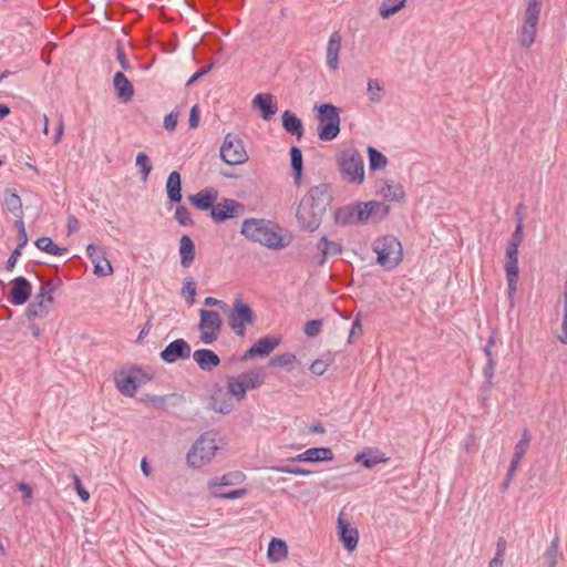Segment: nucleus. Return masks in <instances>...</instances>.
Wrapping results in <instances>:
<instances>
[{"label": "nucleus", "mask_w": 567, "mask_h": 567, "mask_svg": "<svg viewBox=\"0 0 567 567\" xmlns=\"http://www.w3.org/2000/svg\"><path fill=\"white\" fill-rule=\"evenodd\" d=\"M331 200L332 194L329 184L322 183L311 187L297 209V219L300 227L308 231H315L320 226Z\"/></svg>", "instance_id": "nucleus-1"}, {"label": "nucleus", "mask_w": 567, "mask_h": 567, "mask_svg": "<svg viewBox=\"0 0 567 567\" xmlns=\"http://www.w3.org/2000/svg\"><path fill=\"white\" fill-rule=\"evenodd\" d=\"M240 233L248 240L258 243L269 249L279 250L289 245L280 234V227L267 219L247 218L243 221Z\"/></svg>", "instance_id": "nucleus-2"}, {"label": "nucleus", "mask_w": 567, "mask_h": 567, "mask_svg": "<svg viewBox=\"0 0 567 567\" xmlns=\"http://www.w3.org/2000/svg\"><path fill=\"white\" fill-rule=\"evenodd\" d=\"M377 254V262L385 270H392L403 259V249L400 240L391 235L377 238L372 245Z\"/></svg>", "instance_id": "nucleus-3"}, {"label": "nucleus", "mask_w": 567, "mask_h": 567, "mask_svg": "<svg viewBox=\"0 0 567 567\" xmlns=\"http://www.w3.org/2000/svg\"><path fill=\"white\" fill-rule=\"evenodd\" d=\"M337 163L344 181L355 185L364 182V161L358 150H343L338 155Z\"/></svg>", "instance_id": "nucleus-4"}, {"label": "nucleus", "mask_w": 567, "mask_h": 567, "mask_svg": "<svg viewBox=\"0 0 567 567\" xmlns=\"http://www.w3.org/2000/svg\"><path fill=\"white\" fill-rule=\"evenodd\" d=\"M217 433L209 431L200 435L187 453V464L194 468H200L208 464L215 456L218 445Z\"/></svg>", "instance_id": "nucleus-5"}, {"label": "nucleus", "mask_w": 567, "mask_h": 567, "mask_svg": "<svg viewBox=\"0 0 567 567\" xmlns=\"http://www.w3.org/2000/svg\"><path fill=\"white\" fill-rule=\"evenodd\" d=\"M318 110L317 132L321 141H332L340 133V110L330 103L316 106Z\"/></svg>", "instance_id": "nucleus-6"}, {"label": "nucleus", "mask_w": 567, "mask_h": 567, "mask_svg": "<svg viewBox=\"0 0 567 567\" xmlns=\"http://www.w3.org/2000/svg\"><path fill=\"white\" fill-rule=\"evenodd\" d=\"M227 320L230 329L243 338L246 336V327L255 323L256 316L248 303H245L241 298H236Z\"/></svg>", "instance_id": "nucleus-7"}, {"label": "nucleus", "mask_w": 567, "mask_h": 567, "mask_svg": "<svg viewBox=\"0 0 567 567\" xmlns=\"http://www.w3.org/2000/svg\"><path fill=\"white\" fill-rule=\"evenodd\" d=\"M220 157L228 165H239L248 161L243 140L233 133H228L220 146Z\"/></svg>", "instance_id": "nucleus-8"}, {"label": "nucleus", "mask_w": 567, "mask_h": 567, "mask_svg": "<svg viewBox=\"0 0 567 567\" xmlns=\"http://www.w3.org/2000/svg\"><path fill=\"white\" fill-rule=\"evenodd\" d=\"M199 317L200 341L205 344H212L218 339L221 330L223 321L220 315L215 310L200 309Z\"/></svg>", "instance_id": "nucleus-9"}, {"label": "nucleus", "mask_w": 567, "mask_h": 567, "mask_svg": "<svg viewBox=\"0 0 567 567\" xmlns=\"http://www.w3.org/2000/svg\"><path fill=\"white\" fill-rule=\"evenodd\" d=\"M504 269L507 279L508 298L513 301L514 296L517 291L519 276L518 247H515L514 245H507Z\"/></svg>", "instance_id": "nucleus-10"}, {"label": "nucleus", "mask_w": 567, "mask_h": 567, "mask_svg": "<svg viewBox=\"0 0 567 567\" xmlns=\"http://www.w3.org/2000/svg\"><path fill=\"white\" fill-rule=\"evenodd\" d=\"M244 209L245 207L241 203L235 199L224 198L213 207L210 216L215 223H223L238 216Z\"/></svg>", "instance_id": "nucleus-11"}, {"label": "nucleus", "mask_w": 567, "mask_h": 567, "mask_svg": "<svg viewBox=\"0 0 567 567\" xmlns=\"http://www.w3.org/2000/svg\"><path fill=\"white\" fill-rule=\"evenodd\" d=\"M190 347L184 339H176L159 353L161 359L166 363H174L177 360H185L190 357Z\"/></svg>", "instance_id": "nucleus-12"}, {"label": "nucleus", "mask_w": 567, "mask_h": 567, "mask_svg": "<svg viewBox=\"0 0 567 567\" xmlns=\"http://www.w3.org/2000/svg\"><path fill=\"white\" fill-rule=\"evenodd\" d=\"M338 535L347 550L352 551L357 548L359 532L355 527L351 526L342 512L338 516Z\"/></svg>", "instance_id": "nucleus-13"}, {"label": "nucleus", "mask_w": 567, "mask_h": 567, "mask_svg": "<svg viewBox=\"0 0 567 567\" xmlns=\"http://www.w3.org/2000/svg\"><path fill=\"white\" fill-rule=\"evenodd\" d=\"M32 293V286L24 277H17L11 281L10 302L14 306L24 305Z\"/></svg>", "instance_id": "nucleus-14"}, {"label": "nucleus", "mask_w": 567, "mask_h": 567, "mask_svg": "<svg viewBox=\"0 0 567 567\" xmlns=\"http://www.w3.org/2000/svg\"><path fill=\"white\" fill-rule=\"evenodd\" d=\"M254 109L260 112V116L268 121L278 111L276 97L270 93H258L251 101Z\"/></svg>", "instance_id": "nucleus-15"}, {"label": "nucleus", "mask_w": 567, "mask_h": 567, "mask_svg": "<svg viewBox=\"0 0 567 567\" xmlns=\"http://www.w3.org/2000/svg\"><path fill=\"white\" fill-rule=\"evenodd\" d=\"M280 343L277 337H264L254 343L244 354V360H249L255 357H266L270 354Z\"/></svg>", "instance_id": "nucleus-16"}, {"label": "nucleus", "mask_w": 567, "mask_h": 567, "mask_svg": "<svg viewBox=\"0 0 567 567\" xmlns=\"http://www.w3.org/2000/svg\"><path fill=\"white\" fill-rule=\"evenodd\" d=\"M377 193L386 200L399 202L404 198V189L401 184L392 181L379 179L375 182Z\"/></svg>", "instance_id": "nucleus-17"}, {"label": "nucleus", "mask_w": 567, "mask_h": 567, "mask_svg": "<svg viewBox=\"0 0 567 567\" xmlns=\"http://www.w3.org/2000/svg\"><path fill=\"white\" fill-rule=\"evenodd\" d=\"M218 192L215 188L206 187L198 193L190 195L188 200L200 210H210L215 206Z\"/></svg>", "instance_id": "nucleus-18"}, {"label": "nucleus", "mask_w": 567, "mask_h": 567, "mask_svg": "<svg viewBox=\"0 0 567 567\" xmlns=\"http://www.w3.org/2000/svg\"><path fill=\"white\" fill-rule=\"evenodd\" d=\"M342 37L339 31H334L327 44L326 61L330 70L336 71L339 68V52L341 50Z\"/></svg>", "instance_id": "nucleus-19"}, {"label": "nucleus", "mask_w": 567, "mask_h": 567, "mask_svg": "<svg viewBox=\"0 0 567 567\" xmlns=\"http://www.w3.org/2000/svg\"><path fill=\"white\" fill-rule=\"evenodd\" d=\"M539 18L525 16L524 23L519 32L520 44L524 48H530L535 42Z\"/></svg>", "instance_id": "nucleus-20"}, {"label": "nucleus", "mask_w": 567, "mask_h": 567, "mask_svg": "<svg viewBox=\"0 0 567 567\" xmlns=\"http://www.w3.org/2000/svg\"><path fill=\"white\" fill-rule=\"evenodd\" d=\"M208 408L217 413L229 414L234 410L231 399L218 388L209 399Z\"/></svg>", "instance_id": "nucleus-21"}, {"label": "nucleus", "mask_w": 567, "mask_h": 567, "mask_svg": "<svg viewBox=\"0 0 567 567\" xmlns=\"http://www.w3.org/2000/svg\"><path fill=\"white\" fill-rule=\"evenodd\" d=\"M113 86L116 91L117 97L123 102L127 103L134 95V87L130 80L124 75L123 72H116L113 78Z\"/></svg>", "instance_id": "nucleus-22"}, {"label": "nucleus", "mask_w": 567, "mask_h": 567, "mask_svg": "<svg viewBox=\"0 0 567 567\" xmlns=\"http://www.w3.org/2000/svg\"><path fill=\"white\" fill-rule=\"evenodd\" d=\"M194 361L203 371H212L220 364L219 357L209 349H198L193 353Z\"/></svg>", "instance_id": "nucleus-23"}, {"label": "nucleus", "mask_w": 567, "mask_h": 567, "mask_svg": "<svg viewBox=\"0 0 567 567\" xmlns=\"http://www.w3.org/2000/svg\"><path fill=\"white\" fill-rule=\"evenodd\" d=\"M245 478H246V476L243 472L235 471V472L227 473L220 477L212 478L207 485L212 493L213 491H216V488L219 486H233V485L241 484L245 481Z\"/></svg>", "instance_id": "nucleus-24"}, {"label": "nucleus", "mask_w": 567, "mask_h": 567, "mask_svg": "<svg viewBox=\"0 0 567 567\" xmlns=\"http://www.w3.org/2000/svg\"><path fill=\"white\" fill-rule=\"evenodd\" d=\"M181 265L184 268L189 267L196 257V249L193 239L188 235H183L179 239Z\"/></svg>", "instance_id": "nucleus-25"}, {"label": "nucleus", "mask_w": 567, "mask_h": 567, "mask_svg": "<svg viewBox=\"0 0 567 567\" xmlns=\"http://www.w3.org/2000/svg\"><path fill=\"white\" fill-rule=\"evenodd\" d=\"M166 194H167V198L172 203H181L182 202V178H181V174L177 171L171 172L167 177Z\"/></svg>", "instance_id": "nucleus-26"}, {"label": "nucleus", "mask_w": 567, "mask_h": 567, "mask_svg": "<svg viewBox=\"0 0 567 567\" xmlns=\"http://www.w3.org/2000/svg\"><path fill=\"white\" fill-rule=\"evenodd\" d=\"M282 126L287 133L296 136L298 140L303 135V125L301 120L291 111H285L281 116Z\"/></svg>", "instance_id": "nucleus-27"}, {"label": "nucleus", "mask_w": 567, "mask_h": 567, "mask_svg": "<svg viewBox=\"0 0 567 567\" xmlns=\"http://www.w3.org/2000/svg\"><path fill=\"white\" fill-rule=\"evenodd\" d=\"M317 249L320 252L318 264L323 265L329 256H337L341 254L342 246L336 241H330L326 236H322L317 244Z\"/></svg>", "instance_id": "nucleus-28"}, {"label": "nucleus", "mask_w": 567, "mask_h": 567, "mask_svg": "<svg viewBox=\"0 0 567 567\" xmlns=\"http://www.w3.org/2000/svg\"><path fill=\"white\" fill-rule=\"evenodd\" d=\"M288 556V546L285 540L272 538L268 545L267 557L271 563H279Z\"/></svg>", "instance_id": "nucleus-29"}, {"label": "nucleus", "mask_w": 567, "mask_h": 567, "mask_svg": "<svg viewBox=\"0 0 567 567\" xmlns=\"http://www.w3.org/2000/svg\"><path fill=\"white\" fill-rule=\"evenodd\" d=\"M238 378L246 391L257 389L264 383L262 370L260 368L243 372L238 374Z\"/></svg>", "instance_id": "nucleus-30"}, {"label": "nucleus", "mask_w": 567, "mask_h": 567, "mask_svg": "<svg viewBox=\"0 0 567 567\" xmlns=\"http://www.w3.org/2000/svg\"><path fill=\"white\" fill-rule=\"evenodd\" d=\"M354 460L355 462L362 463V465L367 468H372L380 463L386 462V457L379 450L364 451L359 453Z\"/></svg>", "instance_id": "nucleus-31"}, {"label": "nucleus", "mask_w": 567, "mask_h": 567, "mask_svg": "<svg viewBox=\"0 0 567 567\" xmlns=\"http://www.w3.org/2000/svg\"><path fill=\"white\" fill-rule=\"evenodd\" d=\"M289 153L295 184L299 186L303 168L302 152L298 146H291Z\"/></svg>", "instance_id": "nucleus-32"}, {"label": "nucleus", "mask_w": 567, "mask_h": 567, "mask_svg": "<svg viewBox=\"0 0 567 567\" xmlns=\"http://www.w3.org/2000/svg\"><path fill=\"white\" fill-rule=\"evenodd\" d=\"M115 383L118 391L126 396H133L136 393V377L132 374H123L115 378Z\"/></svg>", "instance_id": "nucleus-33"}, {"label": "nucleus", "mask_w": 567, "mask_h": 567, "mask_svg": "<svg viewBox=\"0 0 567 567\" xmlns=\"http://www.w3.org/2000/svg\"><path fill=\"white\" fill-rule=\"evenodd\" d=\"M334 220L341 226L357 224L354 204L338 208L334 213Z\"/></svg>", "instance_id": "nucleus-34"}, {"label": "nucleus", "mask_w": 567, "mask_h": 567, "mask_svg": "<svg viewBox=\"0 0 567 567\" xmlns=\"http://www.w3.org/2000/svg\"><path fill=\"white\" fill-rule=\"evenodd\" d=\"M34 245L39 250L53 256H62L68 251L66 248L55 245L50 237H40L35 240Z\"/></svg>", "instance_id": "nucleus-35"}, {"label": "nucleus", "mask_w": 567, "mask_h": 567, "mask_svg": "<svg viewBox=\"0 0 567 567\" xmlns=\"http://www.w3.org/2000/svg\"><path fill=\"white\" fill-rule=\"evenodd\" d=\"M227 394L234 396L237 401H243L246 398L247 391L244 388L243 382L237 377L227 378Z\"/></svg>", "instance_id": "nucleus-36"}, {"label": "nucleus", "mask_w": 567, "mask_h": 567, "mask_svg": "<svg viewBox=\"0 0 567 567\" xmlns=\"http://www.w3.org/2000/svg\"><path fill=\"white\" fill-rule=\"evenodd\" d=\"M406 0H386L381 3L379 13L383 19H389L399 12L405 4Z\"/></svg>", "instance_id": "nucleus-37"}, {"label": "nucleus", "mask_w": 567, "mask_h": 567, "mask_svg": "<svg viewBox=\"0 0 567 567\" xmlns=\"http://www.w3.org/2000/svg\"><path fill=\"white\" fill-rule=\"evenodd\" d=\"M369 155V168L371 171L382 169L388 164V158L384 154H382L377 148L369 146L368 147Z\"/></svg>", "instance_id": "nucleus-38"}, {"label": "nucleus", "mask_w": 567, "mask_h": 567, "mask_svg": "<svg viewBox=\"0 0 567 567\" xmlns=\"http://www.w3.org/2000/svg\"><path fill=\"white\" fill-rule=\"evenodd\" d=\"M306 452L310 463L331 461L333 458V453L329 447H310Z\"/></svg>", "instance_id": "nucleus-39"}, {"label": "nucleus", "mask_w": 567, "mask_h": 567, "mask_svg": "<svg viewBox=\"0 0 567 567\" xmlns=\"http://www.w3.org/2000/svg\"><path fill=\"white\" fill-rule=\"evenodd\" d=\"M135 164L140 168L142 179L144 182L147 181V178L152 172V168H153L148 155L144 152L137 153L136 158H135Z\"/></svg>", "instance_id": "nucleus-40"}, {"label": "nucleus", "mask_w": 567, "mask_h": 567, "mask_svg": "<svg viewBox=\"0 0 567 567\" xmlns=\"http://www.w3.org/2000/svg\"><path fill=\"white\" fill-rule=\"evenodd\" d=\"M48 313V305L43 303L42 301H32L25 310V316L29 320H32L37 317L43 318Z\"/></svg>", "instance_id": "nucleus-41"}, {"label": "nucleus", "mask_w": 567, "mask_h": 567, "mask_svg": "<svg viewBox=\"0 0 567 567\" xmlns=\"http://www.w3.org/2000/svg\"><path fill=\"white\" fill-rule=\"evenodd\" d=\"M530 439H532L530 432L527 429H525L522 433L520 440L516 443V445L514 447L513 456L522 460L529 447Z\"/></svg>", "instance_id": "nucleus-42"}, {"label": "nucleus", "mask_w": 567, "mask_h": 567, "mask_svg": "<svg viewBox=\"0 0 567 567\" xmlns=\"http://www.w3.org/2000/svg\"><path fill=\"white\" fill-rule=\"evenodd\" d=\"M7 208L18 218L22 217V202L16 193H10L4 199Z\"/></svg>", "instance_id": "nucleus-43"}, {"label": "nucleus", "mask_w": 567, "mask_h": 567, "mask_svg": "<svg viewBox=\"0 0 567 567\" xmlns=\"http://www.w3.org/2000/svg\"><path fill=\"white\" fill-rule=\"evenodd\" d=\"M368 206H371V219L381 220L389 215L390 207L383 203L377 200L367 202Z\"/></svg>", "instance_id": "nucleus-44"}, {"label": "nucleus", "mask_w": 567, "mask_h": 567, "mask_svg": "<svg viewBox=\"0 0 567 567\" xmlns=\"http://www.w3.org/2000/svg\"><path fill=\"white\" fill-rule=\"evenodd\" d=\"M383 86L378 80L370 79L368 82L367 92L371 102L378 103L383 99Z\"/></svg>", "instance_id": "nucleus-45"}, {"label": "nucleus", "mask_w": 567, "mask_h": 567, "mask_svg": "<svg viewBox=\"0 0 567 567\" xmlns=\"http://www.w3.org/2000/svg\"><path fill=\"white\" fill-rule=\"evenodd\" d=\"M559 557V538L555 537L545 553L548 567H556Z\"/></svg>", "instance_id": "nucleus-46"}, {"label": "nucleus", "mask_w": 567, "mask_h": 567, "mask_svg": "<svg viewBox=\"0 0 567 567\" xmlns=\"http://www.w3.org/2000/svg\"><path fill=\"white\" fill-rule=\"evenodd\" d=\"M354 212L357 224H365L371 219V206L367 202L354 203Z\"/></svg>", "instance_id": "nucleus-47"}, {"label": "nucleus", "mask_w": 567, "mask_h": 567, "mask_svg": "<svg viewBox=\"0 0 567 567\" xmlns=\"http://www.w3.org/2000/svg\"><path fill=\"white\" fill-rule=\"evenodd\" d=\"M182 295L186 296V301L189 305H193L195 301V295H196V285L192 277H186L183 280V288H182Z\"/></svg>", "instance_id": "nucleus-48"}, {"label": "nucleus", "mask_w": 567, "mask_h": 567, "mask_svg": "<svg viewBox=\"0 0 567 567\" xmlns=\"http://www.w3.org/2000/svg\"><path fill=\"white\" fill-rule=\"evenodd\" d=\"M174 217L181 226H193L194 224L189 210L183 205L176 207Z\"/></svg>", "instance_id": "nucleus-49"}, {"label": "nucleus", "mask_w": 567, "mask_h": 567, "mask_svg": "<svg viewBox=\"0 0 567 567\" xmlns=\"http://www.w3.org/2000/svg\"><path fill=\"white\" fill-rule=\"evenodd\" d=\"M93 272L99 277H106L113 274L112 265L105 257L103 259H100L99 261L93 262Z\"/></svg>", "instance_id": "nucleus-50"}, {"label": "nucleus", "mask_w": 567, "mask_h": 567, "mask_svg": "<svg viewBox=\"0 0 567 567\" xmlns=\"http://www.w3.org/2000/svg\"><path fill=\"white\" fill-rule=\"evenodd\" d=\"M295 360H296L295 354H292L290 352H286V353L278 354V355H275L274 358H271L270 364L274 367L287 368L290 364H292L295 362Z\"/></svg>", "instance_id": "nucleus-51"}, {"label": "nucleus", "mask_w": 567, "mask_h": 567, "mask_svg": "<svg viewBox=\"0 0 567 567\" xmlns=\"http://www.w3.org/2000/svg\"><path fill=\"white\" fill-rule=\"evenodd\" d=\"M323 321L321 319L309 320L303 327V332L307 337L315 338L322 330Z\"/></svg>", "instance_id": "nucleus-52"}, {"label": "nucleus", "mask_w": 567, "mask_h": 567, "mask_svg": "<svg viewBox=\"0 0 567 567\" xmlns=\"http://www.w3.org/2000/svg\"><path fill=\"white\" fill-rule=\"evenodd\" d=\"M248 491L246 488H238L230 492H218L213 491L212 496L216 498H225V499H237L246 496Z\"/></svg>", "instance_id": "nucleus-53"}, {"label": "nucleus", "mask_w": 567, "mask_h": 567, "mask_svg": "<svg viewBox=\"0 0 567 567\" xmlns=\"http://www.w3.org/2000/svg\"><path fill=\"white\" fill-rule=\"evenodd\" d=\"M274 470L277 472L300 475V476H308L311 474V471H309V470L298 467V466H292V465H280V466L274 467Z\"/></svg>", "instance_id": "nucleus-54"}, {"label": "nucleus", "mask_w": 567, "mask_h": 567, "mask_svg": "<svg viewBox=\"0 0 567 567\" xmlns=\"http://www.w3.org/2000/svg\"><path fill=\"white\" fill-rule=\"evenodd\" d=\"M522 243H523V220L519 219L507 245H514L515 247L519 248Z\"/></svg>", "instance_id": "nucleus-55"}, {"label": "nucleus", "mask_w": 567, "mask_h": 567, "mask_svg": "<svg viewBox=\"0 0 567 567\" xmlns=\"http://www.w3.org/2000/svg\"><path fill=\"white\" fill-rule=\"evenodd\" d=\"M329 365V360L317 359L311 363L310 371L316 375H322Z\"/></svg>", "instance_id": "nucleus-56"}, {"label": "nucleus", "mask_w": 567, "mask_h": 567, "mask_svg": "<svg viewBox=\"0 0 567 567\" xmlns=\"http://www.w3.org/2000/svg\"><path fill=\"white\" fill-rule=\"evenodd\" d=\"M543 0H528L525 16L539 18L542 11Z\"/></svg>", "instance_id": "nucleus-57"}, {"label": "nucleus", "mask_w": 567, "mask_h": 567, "mask_svg": "<svg viewBox=\"0 0 567 567\" xmlns=\"http://www.w3.org/2000/svg\"><path fill=\"white\" fill-rule=\"evenodd\" d=\"M72 478H73V483H74V488H75L79 497L83 502H87L90 498V493L83 487L80 477L76 474H73Z\"/></svg>", "instance_id": "nucleus-58"}, {"label": "nucleus", "mask_w": 567, "mask_h": 567, "mask_svg": "<svg viewBox=\"0 0 567 567\" xmlns=\"http://www.w3.org/2000/svg\"><path fill=\"white\" fill-rule=\"evenodd\" d=\"M86 255L90 258V260L92 261V264L95 261H99L100 259H103L105 257L104 252L99 247H96L94 244H89L86 246Z\"/></svg>", "instance_id": "nucleus-59"}, {"label": "nucleus", "mask_w": 567, "mask_h": 567, "mask_svg": "<svg viewBox=\"0 0 567 567\" xmlns=\"http://www.w3.org/2000/svg\"><path fill=\"white\" fill-rule=\"evenodd\" d=\"M53 291H54V287H53L52 281L48 280V281L42 282V285L40 287V290H39V293L43 295L47 298V302L48 303H52V301H53V296H52Z\"/></svg>", "instance_id": "nucleus-60"}, {"label": "nucleus", "mask_w": 567, "mask_h": 567, "mask_svg": "<svg viewBox=\"0 0 567 567\" xmlns=\"http://www.w3.org/2000/svg\"><path fill=\"white\" fill-rule=\"evenodd\" d=\"M177 120H178V113L177 112H171L164 118V127L167 131L173 132L176 128Z\"/></svg>", "instance_id": "nucleus-61"}, {"label": "nucleus", "mask_w": 567, "mask_h": 567, "mask_svg": "<svg viewBox=\"0 0 567 567\" xmlns=\"http://www.w3.org/2000/svg\"><path fill=\"white\" fill-rule=\"evenodd\" d=\"M116 59H117V61L121 64L123 70H125V71H130L131 70L130 61L127 60L126 54H125L124 50L121 47H117V49H116Z\"/></svg>", "instance_id": "nucleus-62"}, {"label": "nucleus", "mask_w": 567, "mask_h": 567, "mask_svg": "<svg viewBox=\"0 0 567 567\" xmlns=\"http://www.w3.org/2000/svg\"><path fill=\"white\" fill-rule=\"evenodd\" d=\"M188 123L190 128H196L199 125V107L197 104L190 109Z\"/></svg>", "instance_id": "nucleus-63"}, {"label": "nucleus", "mask_w": 567, "mask_h": 567, "mask_svg": "<svg viewBox=\"0 0 567 567\" xmlns=\"http://www.w3.org/2000/svg\"><path fill=\"white\" fill-rule=\"evenodd\" d=\"M561 330L563 332L559 333L557 338L561 343L567 344V310H564Z\"/></svg>", "instance_id": "nucleus-64"}]
</instances>
